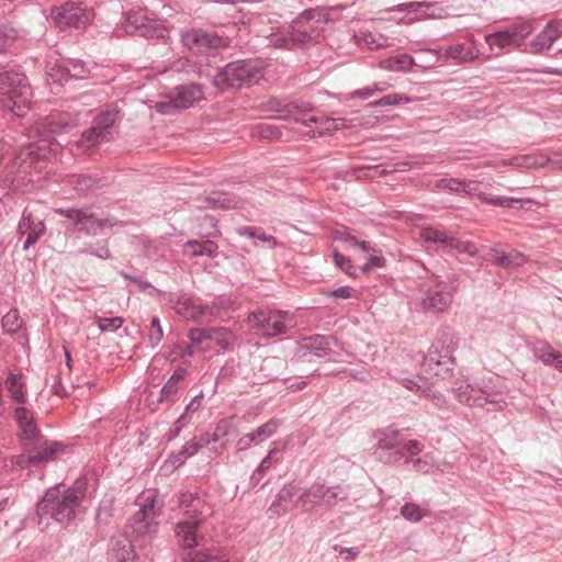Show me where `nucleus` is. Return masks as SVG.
I'll return each mask as SVG.
<instances>
[{
    "label": "nucleus",
    "mask_w": 562,
    "mask_h": 562,
    "mask_svg": "<svg viewBox=\"0 0 562 562\" xmlns=\"http://www.w3.org/2000/svg\"><path fill=\"white\" fill-rule=\"evenodd\" d=\"M77 125V120L67 113L52 114L36 122L29 132V137H41L36 143L23 147L13 160L12 170L20 178L41 172L52 154L49 135L68 132Z\"/></svg>",
    "instance_id": "nucleus-1"
},
{
    "label": "nucleus",
    "mask_w": 562,
    "mask_h": 562,
    "mask_svg": "<svg viewBox=\"0 0 562 562\" xmlns=\"http://www.w3.org/2000/svg\"><path fill=\"white\" fill-rule=\"evenodd\" d=\"M181 504H186L183 517L175 525V535L179 546L191 549L204 540L205 515L204 504L200 498L183 495Z\"/></svg>",
    "instance_id": "nucleus-2"
},
{
    "label": "nucleus",
    "mask_w": 562,
    "mask_h": 562,
    "mask_svg": "<svg viewBox=\"0 0 562 562\" xmlns=\"http://www.w3.org/2000/svg\"><path fill=\"white\" fill-rule=\"evenodd\" d=\"M32 89L25 75L4 71L0 74V106L16 116L30 110Z\"/></svg>",
    "instance_id": "nucleus-3"
},
{
    "label": "nucleus",
    "mask_w": 562,
    "mask_h": 562,
    "mask_svg": "<svg viewBox=\"0 0 562 562\" xmlns=\"http://www.w3.org/2000/svg\"><path fill=\"white\" fill-rule=\"evenodd\" d=\"M81 497V485L64 492L59 488L48 491L37 505L40 522L42 524L45 517H50L59 524L68 522L74 517Z\"/></svg>",
    "instance_id": "nucleus-4"
},
{
    "label": "nucleus",
    "mask_w": 562,
    "mask_h": 562,
    "mask_svg": "<svg viewBox=\"0 0 562 562\" xmlns=\"http://www.w3.org/2000/svg\"><path fill=\"white\" fill-rule=\"evenodd\" d=\"M136 505L138 509L130 519L128 529L135 538H150L157 532V518L161 510L156 491L143 492L137 497Z\"/></svg>",
    "instance_id": "nucleus-5"
},
{
    "label": "nucleus",
    "mask_w": 562,
    "mask_h": 562,
    "mask_svg": "<svg viewBox=\"0 0 562 562\" xmlns=\"http://www.w3.org/2000/svg\"><path fill=\"white\" fill-rule=\"evenodd\" d=\"M263 75V63L260 60H240L225 66L213 80L215 87L221 90L240 87L259 80Z\"/></svg>",
    "instance_id": "nucleus-6"
},
{
    "label": "nucleus",
    "mask_w": 562,
    "mask_h": 562,
    "mask_svg": "<svg viewBox=\"0 0 562 562\" xmlns=\"http://www.w3.org/2000/svg\"><path fill=\"white\" fill-rule=\"evenodd\" d=\"M93 16L94 12L92 9L71 1L52 9V18L60 30L70 26H86L93 20Z\"/></svg>",
    "instance_id": "nucleus-7"
},
{
    "label": "nucleus",
    "mask_w": 562,
    "mask_h": 562,
    "mask_svg": "<svg viewBox=\"0 0 562 562\" xmlns=\"http://www.w3.org/2000/svg\"><path fill=\"white\" fill-rule=\"evenodd\" d=\"M456 346L451 336H447L441 342L434 344L425 357L427 370L437 376L447 374L453 362L452 355Z\"/></svg>",
    "instance_id": "nucleus-8"
},
{
    "label": "nucleus",
    "mask_w": 562,
    "mask_h": 562,
    "mask_svg": "<svg viewBox=\"0 0 562 562\" xmlns=\"http://www.w3.org/2000/svg\"><path fill=\"white\" fill-rule=\"evenodd\" d=\"M251 329L266 337H272L284 333L289 325L292 326L291 317L283 312H257L248 316Z\"/></svg>",
    "instance_id": "nucleus-9"
},
{
    "label": "nucleus",
    "mask_w": 562,
    "mask_h": 562,
    "mask_svg": "<svg viewBox=\"0 0 562 562\" xmlns=\"http://www.w3.org/2000/svg\"><path fill=\"white\" fill-rule=\"evenodd\" d=\"M532 31L533 27L530 22H522L504 31L487 34L485 36V42L491 49L497 48L503 50L509 47H519Z\"/></svg>",
    "instance_id": "nucleus-10"
},
{
    "label": "nucleus",
    "mask_w": 562,
    "mask_h": 562,
    "mask_svg": "<svg viewBox=\"0 0 562 562\" xmlns=\"http://www.w3.org/2000/svg\"><path fill=\"white\" fill-rule=\"evenodd\" d=\"M341 493L339 486L328 487L324 484L315 483L299 497L297 504L305 510H311L319 504H335Z\"/></svg>",
    "instance_id": "nucleus-11"
},
{
    "label": "nucleus",
    "mask_w": 562,
    "mask_h": 562,
    "mask_svg": "<svg viewBox=\"0 0 562 562\" xmlns=\"http://www.w3.org/2000/svg\"><path fill=\"white\" fill-rule=\"evenodd\" d=\"M191 339L193 346L190 348V355L194 352V348L205 349L203 342L214 341L220 348L228 349L235 342V335L227 328H209V329H196L191 333Z\"/></svg>",
    "instance_id": "nucleus-12"
},
{
    "label": "nucleus",
    "mask_w": 562,
    "mask_h": 562,
    "mask_svg": "<svg viewBox=\"0 0 562 562\" xmlns=\"http://www.w3.org/2000/svg\"><path fill=\"white\" fill-rule=\"evenodd\" d=\"M182 41L190 50L195 53H204L209 48H221L228 45L225 38L202 30L187 32L183 34Z\"/></svg>",
    "instance_id": "nucleus-13"
},
{
    "label": "nucleus",
    "mask_w": 562,
    "mask_h": 562,
    "mask_svg": "<svg viewBox=\"0 0 562 562\" xmlns=\"http://www.w3.org/2000/svg\"><path fill=\"white\" fill-rule=\"evenodd\" d=\"M304 120L306 123H302L305 126H315V130L308 132L312 137L315 136H325L335 133L338 130L346 127L345 119H331L316 115H307V110H305Z\"/></svg>",
    "instance_id": "nucleus-14"
},
{
    "label": "nucleus",
    "mask_w": 562,
    "mask_h": 562,
    "mask_svg": "<svg viewBox=\"0 0 562 562\" xmlns=\"http://www.w3.org/2000/svg\"><path fill=\"white\" fill-rule=\"evenodd\" d=\"M291 40L296 43L305 44L316 40L319 35L318 29L314 25L313 13L305 12L293 21Z\"/></svg>",
    "instance_id": "nucleus-15"
},
{
    "label": "nucleus",
    "mask_w": 562,
    "mask_h": 562,
    "mask_svg": "<svg viewBox=\"0 0 562 562\" xmlns=\"http://www.w3.org/2000/svg\"><path fill=\"white\" fill-rule=\"evenodd\" d=\"M481 182L476 180H462V192L468 195H475L481 201L494 205V206H504L510 207L514 203L520 202V200L514 198H503V196H491L485 194L480 190Z\"/></svg>",
    "instance_id": "nucleus-16"
},
{
    "label": "nucleus",
    "mask_w": 562,
    "mask_h": 562,
    "mask_svg": "<svg viewBox=\"0 0 562 562\" xmlns=\"http://www.w3.org/2000/svg\"><path fill=\"white\" fill-rule=\"evenodd\" d=\"M269 110L274 112V117L280 120H294L295 122L306 123L304 120L305 109L292 103L281 102L280 100L273 99L269 101Z\"/></svg>",
    "instance_id": "nucleus-17"
},
{
    "label": "nucleus",
    "mask_w": 562,
    "mask_h": 562,
    "mask_svg": "<svg viewBox=\"0 0 562 562\" xmlns=\"http://www.w3.org/2000/svg\"><path fill=\"white\" fill-rule=\"evenodd\" d=\"M45 225L42 221L35 220L32 214H25L19 224V233L21 236H26L23 248L27 249L35 244L43 235Z\"/></svg>",
    "instance_id": "nucleus-18"
},
{
    "label": "nucleus",
    "mask_w": 562,
    "mask_h": 562,
    "mask_svg": "<svg viewBox=\"0 0 562 562\" xmlns=\"http://www.w3.org/2000/svg\"><path fill=\"white\" fill-rule=\"evenodd\" d=\"M69 78H83L82 70H79L76 65L72 68L64 66L58 61L49 63L47 66V80L49 83L61 86Z\"/></svg>",
    "instance_id": "nucleus-19"
},
{
    "label": "nucleus",
    "mask_w": 562,
    "mask_h": 562,
    "mask_svg": "<svg viewBox=\"0 0 562 562\" xmlns=\"http://www.w3.org/2000/svg\"><path fill=\"white\" fill-rule=\"evenodd\" d=\"M37 464L55 460L64 452V446L56 441H43L42 439L32 446Z\"/></svg>",
    "instance_id": "nucleus-20"
},
{
    "label": "nucleus",
    "mask_w": 562,
    "mask_h": 562,
    "mask_svg": "<svg viewBox=\"0 0 562 562\" xmlns=\"http://www.w3.org/2000/svg\"><path fill=\"white\" fill-rule=\"evenodd\" d=\"M451 299V293L445 291L439 284L435 290L429 291L427 297L423 301V306L428 311L442 312L449 306Z\"/></svg>",
    "instance_id": "nucleus-21"
},
{
    "label": "nucleus",
    "mask_w": 562,
    "mask_h": 562,
    "mask_svg": "<svg viewBox=\"0 0 562 562\" xmlns=\"http://www.w3.org/2000/svg\"><path fill=\"white\" fill-rule=\"evenodd\" d=\"M476 391L471 385L460 386L457 392V398L460 403L468 406L484 407L486 404H495L497 409H503L506 406L504 401L494 402L482 396H475Z\"/></svg>",
    "instance_id": "nucleus-22"
},
{
    "label": "nucleus",
    "mask_w": 562,
    "mask_h": 562,
    "mask_svg": "<svg viewBox=\"0 0 562 562\" xmlns=\"http://www.w3.org/2000/svg\"><path fill=\"white\" fill-rule=\"evenodd\" d=\"M562 26L561 21H551L546 27L539 33L536 38L532 41V47L535 52H540L542 49L549 48L552 43L560 35V27Z\"/></svg>",
    "instance_id": "nucleus-23"
},
{
    "label": "nucleus",
    "mask_w": 562,
    "mask_h": 562,
    "mask_svg": "<svg viewBox=\"0 0 562 562\" xmlns=\"http://www.w3.org/2000/svg\"><path fill=\"white\" fill-rule=\"evenodd\" d=\"M175 106L186 109L192 105L195 101L203 98L202 90L196 85L182 86L177 88L175 92Z\"/></svg>",
    "instance_id": "nucleus-24"
},
{
    "label": "nucleus",
    "mask_w": 562,
    "mask_h": 562,
    "mask_svg": "<svg viewBox=\"0 0 562 562\" xmlns=\"http://www.w3.org/2000/svg\"><path fill=\"white\" fill-rule=\"evenodd\" d=\"M512 164L515 168H542L549 164L553 166V155L548 156L541 153L519 155L513 157Z\"/></svg>",
    "instance_id": "nucleus-25"
},
{
    "label": "nucleus",
    "mask_w": 562,
    "mask_h": 562,
    "mask_svg": "<svg viewBox=\"0 0 562 562\" xmlns=\"http://www.w3.org/2000/svg\"><path fill=\"white\" fill-rule=\"evenodd\" d=\"M536 356L546 366L554 367L562 371V352L555 350L552 346L543 344L535 350Z\"/></svg>",
    "instance_id": "nucleus-26"
},
{
    "label": "nucleus",
    "mask_w": 562,
    "mask_h": 562,
    "mask_svg": "<svg viewBox=\"0 0 562 562\" xmlns=\"http://www.w3.org/2000/svg\"><path fill=\"white\" fill-rule=\"evenodd\" d=\"M187 562H229V559L223 549L210 548L195 552Z\"/></svg>",
    "instance_id": "nucleus-27"
},
{
    "label": "nucleus",
    "mask_w": 562,
    "mask_h": 562,
    "mask_svg": "<svg viewBox=\"0 0 562 562\" xmlns=\"http://www.w3.org/2000/svg\"><path fill=\"white\" fill-rule=\"evenodd\" d=\"M446 56L458 63L473 61L479 57V50L472 47H465L463 44L451 45L446 48Z\"/></svg>",
    "instance_id": "nucleus-28"
},
{
    "label": "nucleus",
    "mask_w": 562,
    "mask_h": 562,
    "mask_svg": "<svg viewBox=\"0 0 562 562\" xmlns=\"http://www.w3.org/2000/svg\"><path fill=\"white\" fill-rule=\"evenodd\" d=\"M414 65V58L407 54L396 55L379 63V67L389 71H406Z\"/></svg>",
    "instance_id": "nucleus-29"
},
{
    "label": "nucleus",
    "mask_w": 562,
    "mask_h": 562,
    "mask_svg": "<svg viewBox=\"0 0 562 562\" xmlns=\"http://www.w3.org/2000/svg\"><path fill=\"white\" fill-rule=\"evenodd\" d=\"M184 252L191 256H207L213 257L217 252V245L212 240L203 243L190 240L184 245Z\"/></svg>",
    "instance_id": "nucleus-30"
},
{
    "label": "nucleus",
    "mask_w": 562,
    "mask_h": 562,
    "mask_svg": "<svg viewBox=\"0 0 562 562\" xmlns=\"http://www.w3.org/2000/svg\"><path fill=\"white\" fill-rule=\"evenodd\" d=\"M5 386L13 401L19 404H24L26 401V394L24 391V383L22 375L10 373L5 380Z\"/></svg>",
    "instance_id": "nucleus-31"
},
{
    "label": "nucleus",
    "mask_w": 562,
    "mask_h": 562,
    "mask_svg": "<svg viewBox=\"0 0 562 562\" xmlns=\"http://www.w3.org/2000/svg\"><path fill=\"white\" fill-rule=\"evenodd\" d=\"M419 236L425 241L436 243L446 247L451 243V237L446 232L432 226H422L419 228Z\"/></svg>",
    "instance_id": "nucleus-32"
},
{
    "label": "nucleus",
    "mask_w": 562,
    "mask_h": 562,
    "mask_svg": "<svg viewBox=\"0 0 562 562\" xmlns=\"http://www.w3.org/2000/svg\"><path fill=\"white\" fill-rule=\"evenodd\" d=\"M494 259L502 267H519L527 261L526 256L516 250L509 252L495 250Z\"/></svg>",
    "instance_id": "nucleus-33"
},
{
    "label": "nucleus",
    "mask_w": 562,
    "mask_h": 562,
    "mask_svg": "<svg viewBox=\"0 0 562 562\" xmlns=\"http://www.w3.org/2000/svg\"><path fill=\"white\" fill-rule=\"evenodd\" d=\"M103 140H105V137L99 135V132L92 126L89 131L82 134L78 146L81 147L83 151L89 153Z\"/></svg>",
    "instance_id": "nucleus-34"
},
{
    "label": "nucleus",
    "mask_w": 562,
    "mask_h": 562,
    "mask_svg": "<svg viewBox=\"0 0 562 562\" xmlns=\"http://www.w3.org/2000/svg\"><path fill=\"white\" fill-rule=\"evenodd\" d=\"M21 440L23 442L24 448L32 447L37 443L42 438L38 436L36 426L34 423L26 424L21 426Z\"/></svg>",
    "instance_id": "nucleus-35"
},
{
    "label": "nucleus",
    "mask_w": 562,
    "mask_h": 562,
    "mask_svg": "<svg viewBox=\"0 0 562 562\" xmlns=\"http://www.w3.org/2000/svg\"><path fill=\"white\" fill-rule=\"evenodd\" d=\"M114 121L115 114L106 112L98 116L92 126L99 132V135L108 139L109 128L113 125Z\"/></svg>",
    "instance_id": "nucleus-36"
},
{
    "label": "nucleus",
    "mask_w": 562,
    "mask_h": 562,
    "mask_svg": "<svg viewBox=\"0 0 562 562\" xmlns=\"http://www.w3.org/2000/svg\"><path fill=\"white\" fill-rule=\"evenodd\" d=\"M94 319L98 324V327L101 331H115L124 323V319L122 317H101V316H94Z\"/></svg>",
    "instance_id": "nucleus-37"
},
{
    "label": "nucleus",
    "mask_w": 562,
    "mask_h": 562,
    "mask_svg": "<svg viewBox=\"0 0 562 562\" xmlns=\"http://www.w3.org/2000/svg\"><path fill=\"white\" fill-rule=\"evenodd\" d=\"M411 98L403 93H391L384 95L375 102L370 103L371 106H385V105H397L402 103H409Z\"/></svg>",
    "instance_id": "nucleus-38"
},
{
    "label": "nucleus",
    "mask_w": 562,
    "mask_h": 562,
    "mask_svg": "<svg viewBox=\"0 0 562 562\" xmlns=\"http://www.w3.org/2000/svg\"><path fill=\"white\" fill-rule=\"evenodd\" d=\"M22 325V319L16 310L9 311L2 317V327L8 333H15Z\"/></svg>",
    "instance_id": "nucleus-39"
},
{
    "label": "nucleus",
    "mask_w": 562,
    "mask_h": 562,
    "mask_svg": "<svg viewBox=\"0 0 562 562\" xmlns=\"http://www.w3.org/2000/svg\"><path fill=\"white\" fill-rule=\"evenodd\" d=\"M401 515L413 522L419 521L425 516L423 509L414 503L404 504L401 508Z\"/></svg>",
    "instance_id": "nucleus-40"
},
{
    "label": "nucleus",
    "mask_w": 562,
    "mask_h": 562,
    "mask_svg": "<svg viewBox=\"0 0 562 562\" xmlns=\"http://www.w3.org/2000/svg\"><path fill=\"white\" fill-rule=\"evenodd\" d=\"M278 426V422L272 419L261 425L256 431L251 432L252 435H256V443H259L271 437L277 431Z\"/></svg>",
    "instance_id": "nucleus-41"
},
{
    "label": "nucleus",
    "mask_w": 562,
    "mask_h": 562,
    "mask_svg": "<svg viewBox=\"0 0 562 562\" xmlns=\"http://www.w3.org/2000/svg\"><path fill=\"white\" fill-rule=\"evenodd\" d=\"M59 212L72 220L76 224L81 225V228L89 229V224H91V216L87 213L80 210H68Z\"/></svg>",
    "instance_id": "nucleus-42"
},
{
    "label": "nucleus",
    "mask_w": 562,
    "mask_h": 562,
    "mask_svg": "<svg viewBox=\"0 0 562 562\" xmlns=\"http://www.w3.org/2000/svg\"><path fill=\"white\" fill-rule=\"evenodd\" d=\"M448 247L459 252L468 254L469 256H475L477 254L476 247L469 240H459L451 237V243L448 244Z\"/></svg>",
    "instance_id": "nucleus-43"
},
{
    "label": "nucleus",
    "mask_w": 562,
    "mask_h": 562,
    "mask_svg": "<svg viewBox=\"0 0 562 562\" xmlns=\"http://www.w3.org/2000/svg\"><path fill=\"white\" fill-rule=\"evenodd\" d=\"M142 32L146 36L157 37H165L168 34L167 27L159 21L150 22L149 24L144 25Z\"/></svg>",
    "instance_id": "nucleus-44"
},
{
    "label": "nucleus",
    "mask_w": 562,
    "mask_h": 562,
    "mask_svg": "<svg viewBox=\"0 0 562 562\" xmlns=\"http://www.w3.org/2000/svg\"><path fill=\"white\" fill-rule=\"evenodd\" d=\"M16 32L14 29L1 25L0 26V52L8 48L15 40Z\"/></svg>",
    "instance_id": "nucleus-45"
},
{
    "label": "nucleus",
    "mask_w": 562,
    "mask_h": 562,
    "mask_svg": "<svg viewBox=\"0 0 562 562\" xmlns=\"http://www.w3.org/2000/svg\"><path fill=\"white\" fill-rule=\"evenodd\" d=\"M195 303H192L190 301H181L177 304L176 306V312L188 318V319H196V307H195Z\"/></svg>",
    "instance_id": "nucleus-46"
},
{
    "label": "nucleus",
    "mask_w": 562,
    "mask_h": 562,
    "mask_svg": "<svg viewBox=\"0 0 562 562\" xmlns=\"http://www.w3.org/2000/svg\"><path fill=\"white\" fill-rule=\"evenodd\" d=\"M398 431L383 432L378 440V448L394 449L397 447Z\"/></svg>",
    "instance_id": "nucleus-47"
},
{
    "label": "nucleus",
    "mask_w": 562,
    "mask_h": 562,
    "mask_svg": "<svg viewBox=\"0 0 562 562\" xmlns=\"http://www.w3.org/2000/svg\"><path fill=\"white\" fill-rule=\"evenodd\" d=\"M438 190H449L451 192H462V180L459 179H440L436 182Z\"/></svg>",
    "instance_id": "nucleus-48"
},
{
    "label": "nucleus",
    "mask_w": 562,
    "mask_h": 562,
    "mask_svg": "<svg viewBox=\"0 0 562 562\" xmlns=\"http://www.w3.org/2000/svg\"><path fill=\"white\" fill-rule=\"evenodd\" d=\"M27 453L20 454L15 458L14 463L21 469H25L31 465H37L32 447L24 448Z\"/></svg>",
    "instance_id": "nucleus-49"
},
{
    "label": "nucleus",
    "mask_w": 562,
    "mask_h": 562,
    "mask_svg": "<svg viewBox=\"0 0 562 562\" xmlns=\"http://www.w3.org/2000/svg\"><path fill=\"white\" fill-rule=\"evenodd\" d=\"M196 322H209L216 316V312L213 307L207 305L196 304Z\"/></svg>",
    "instance_id": "nucleus-50"
},
{
    "label": "nucleus",
    "mask_w": 562,
    "mask_h": 562,
    "mask_svg": "<svg viewBox=\"0 0 562 562\" xmlns=\"http://www.w3.org/2000/svg\"><path fill=\"white\" fill-rule=\"evenodd\" d=\"M325 294L327 296H334L337 299H351V297L356 296V290H353L350 286H341L334 291H327V292H325Z\"/></svg>",
    "instance_id": "nucleus-51"
},
{
    "label": "nucleus",
    "mask_w": 562,
    "mask_h": 562,
    "mask_svg": "<svg viewBox=\"0 0 562 562\" xmlns=\"http://www.w3.org/2000/svg\"><path fill=\"white\" fill-rule=\"evenodd\" d=\"M334 260L336 266H338L340 269H342L347 274L353 276L352 266L350 263V260L339 252L335 251L334 254Z\"/></svg>",
    "instance_id": "nucleus-52"
},
{
    "label": "nucleus",
    "mask_w": 562,
    "mask_h": 562,
    "mask_svg": "<svg viewBox=\"0 0 562 562\" xmlns=\"http://www.w3.org/2000/svg\"><path fill=\"white\" fill-rule=\"evenodd\" d=\"M15 416L20 427L33 423L31 413L24 407H19L15 412Z\"/></svg>",
    "instance_id": "nucleus-53"
},
{
    "label": "nucleus",
    "mask_w": 562,
    "mask_h": 562,
    "mask_svg": "<svg viewBox=\"0 0 562 562\" xmlns=\"http://www.w3.org/2000/svg\"><path fill=\"white\" fill-rule=\"evenodd\" d=\"M155 109L161 114H170L175 109H178L175 106V97L172 95L170 101L157 102Z\"/></svg>",
    "instance_id": "nucleus-54"
},
{
    "label": "nucleus",
    "mask_w": 562,
    "mask_h": 562,
    "mask_svg": "<svg viewBox=\"0 0 562 562\" xmlns=\"http://www.w3.org/2000/svg\"><path fill=\"white\" fill-rule=\"evenodd\" d=\"M277 452L278 451L276 448H272L269 451L268 456L261 461L260 465L258 467L257 473L262 474L265 470L269 469L272 465V463L274 462L273 458Z\"/></svg>",
    "instance_id": "nucleus-55"
},
{
    "label": "nucleus",
    "mask_w": 562,
    "mask_h": 562,
    "mask_svg": "<svg viewBox=\"0 0 562 562\" xmlns=\"http://www.w3.org/2000/svg\"><path fill=\"white\" fill-rule=\"evenodd\" d=\"M405 450L409 457H414L422 452L423 445L418 440L412 439L405 445Z\"/></svg>",
    "instance_id": "nucleus-56"
},
{
    "label": "nucleus",
    "mask_w": 562,
    "mask_h": 562,
    "mask_svg": "<svg viewBox=\"0 0 562 562\" xmlns=\"http://www.w3.org/2000/svg\"><path fill=\"white\" fill-rule=\"evenodd\" d=\"M252 443H256V435H252L250 432V434L243 436L238 440L237 446H238L239 450H245V449L249 448Z\"/></svg>",
    "instance_id": "nucleus-57"
},
{
    "label": "nucleus",
    "mask_w": 562,
    "mask_h": 562,
    "mask_svg": "<svg viewBox=\"0 0 562 562\" xmlns=\"http://www.w3.org/2000/svg\"><path fill=\"white\" fill-rule=\"evenodd\" d=\"M161 337H162V328L160 326V323L157 318H153L150 339H156L158 342V341H160Z\"/></svg>",
    "instance_id": "nucleus-58"
},
{
    "label": "nucleus",
    "mask_w": 562,
    "mask_h": 562,
    "mask_svg": "<svg viewBox=\"0 0 562 562\" xmlns=\"http://www.w3.org/2000/svg\"><path fill=\"white\" fill-rule=\"evenodd\" d=\"M513 157L510 159H501L498 161H486L484 164H482V167H493V168H498V167H513Z\"/></svg>",
    "instance_id": "nucleus-59"
},
{
    "label": "nucleus",
    "mask_w": 562,
    "mask_h": 562,
    "mask_svg": "<svg viewBox=\"0 0 562 562\" xmlns=\"http://www.w3.org/2000/svg\"><path fill=\"white\" fill-rule=\"evenodd\" d=\"M383 265V259L381 257L371 256L369 261L363 265L362 270L369 271L372 267H381Z\"/></svg>",
    "instance_id": "nucleus-60"
},
{
    "label": "nucleus",
    "mask_w": 562,
    "mask_h": 562,
    "mask_svg": "<svg viewBox=\"0 0 562 562\" xmlns=\"http://www.w3.org/2000/svg\"><path fill=\"white\" fill-rule=\"evenodd\" d=\"M413 467H414V470L417 472H427L430 464L428 463L427 460L418 458L413 461Z\"/></svg>",
    "instance_id": "nucleus-61"
},
{
    "label": "nucleus",
    "mask_w": 562,
    "mask_h": 562,
    "mask_svg": "<svg viewBox=\"0 0 562 562\" xmlns=\"http://www.w3.org/2000/svg\"><path fill=\"white\" fill-rule=\"evenodd\" d=\"M198 449H199V445L196 442L189 441L183 447V453L186 454V458H187V457L193 456L198 451Z\"/></svg>",
    "instance_id": "nucleus-62"
},
{
    "label": "nucleus",
    "mask_w": 562,
    "mask_h": 562,
    "mask_svg": "<svg viewBox=\"0 0 562 562\" xmlns=\"http://www.w3.org/2000/svg\"><path fill=\"white\" fill-rule=\"evenodd\" d=\"M372 93H373V90L366 88V89H360V90H357V91L350 93L349 98L350 99H352L355 97L369 98L370 95H372Z\"/></svg>",
    "instance_id": "nucleus-63"
},
{
    "label": "nucleus",
    "mask_w": 562,
    "mask_h": 562,
    "mask_svg": "<svg viewBox=\"0 0 562 562\" xmlns=\"http://www.w3.org/2000/svg\"><path fill=\"white\" fill-rule=\"evenodd\" d=\"M237 232L241 236L255 238L257 229L249 227V226H244V227L238 228Z\"/></svg>",
    "instance_id": "nucleus-64"
}]
</instances>
